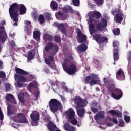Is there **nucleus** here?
Segmentation results:
<instances>
[{
	"instance_id": "nucleus-23",
	"label": "nucleus",
	"mask_w": 131,
	"mask_h": 131,
	"mask_svg": "<svg viewBox=\"0 0 131 131\" xmlns=\"http://www.w3.org/2000/svg\"><path fill=\"white\" fill-rule=\"evenodd\" d=\"M77 49L79 52L83 53V52H85L88 50V46L84 43H82L77 46Z\"/></svg>"
},
{
	"instance_id": "nucleus-30",
	"label": "nucleus",
	"mask_w": 131,
	"mask_h": 131,
	"mask_svg": "<svg viewBox=\"0 0 131 131\" xmlns=\"http://www.w3.org/2000/svg\"><path fill=\"white\" fill-rule=\"evenodd\" d=\"M54 48V43L49 42L46 44L45 47V50L46 52H49L50 50Z\"/></svg>"
},
{
	"instance_id": "nucleus-51",
	"label": "nucleus",
	"mask_w": 131,
	"mask_h": 131,
	"mask_svg": "<svg viewBox=\"0 0 131 131\" xmlns=\"http://www.w3.org/2000/svg\"><path fill=\"white\" fill-rule=\"evenodd\" d=\"M113 46L114 48H117V49H118V42L116 41H115L113 42Z\"/></svg>"
},
{
	"instance_id": "nucleus-61",
	"label": "nucleus",
	"mask_w": 131,
	"mask_h": 131,
	"mask_svg": "<svg viewBox=\"0 0 131 131\" xmlns=\"http://www.w3.org/2000/svg\"><path fill=\"white\" fill-rule=\"evenodd\" d=\"M104 82H109V79L108 78H104Z\"/></svg>"
},
{
	"instance_id": "nucleus-34",
	"label": "nucleus",
	"mask_w": 131,
	"mask_h": 131,
	"mask_svg": "<svg viewBox=\"0 0 131 131\" xmlns=\"http://www.w3.org/2000/svg\"><path fill=\"white\" fill-rule=\"evenodd\" d=\"M92 16H95L97 19H99V18H102V15L101 13L98 11H93L92 12Z\"/></svg>"
},
{
	"instance_id": "nucleus-19",
	"label": "nucleus",
	"mask_w": 131,
	"mask_h": 131,
	"mask_svg": "<svg viewBox=\"0 0 131 131\" xmlns=\"http://www.w3.org/2000/svg\"><path fill=\"white\" fill-rule=\"evenodd\" d=\"M77 110V114H78L79 117H83L84 116V114H85V109L83 107H81L80 108H76Z\"/></svg>"
},
{
	"instance_id": "nucleus-38",
	"label": "nucleus",
	"mask_w": 131,
	"mask_h": 131,
	"mask_svg": "<svg viewBox=\"0 0 131 131\" xmlns=\"http://www.w3.org/2000/svg\"><path fill=\"white\" fill-rule=\"evenodd\" d=\"M93 63H94V64L96 65L97 69H99L100 66V62H99V60L97 59H93Z\"/></svg>"
},
{
	"instance_id": "nucleus-8",
	"label": "nucleus",
	"mask_w": 131,
	"mask_h": 131,
	"mask_svg": "<svg viewBox=\"0 0 131 131\" xmlns=\"http://www.w3.org/2000/svg\"><path fill=\"white\" fill-rule=\"evenodd\" d=\"M93 39L97 43H104V42H108V38L101 34H96L93 36Z\"/></svg>"
},
{
	"instance_id": "nucleus-63",
	"label": "nucleus",
	"mask_w": 131,
	"mask_h": 131,
	"mask_svg": "<svg viewBox=\"0 0 131 131\" xmlns=\"http://www.w3.org/2000/svg\"><path fill=\"white\" fill-rule=\"evenodd\" d=\"M129 57L128 58V60L130 61L131 60V51L129 52Z\"/></svg>"
},
{
	"instance_id": "nucleus-36",
	"label": "nucleus",
	"mask_w": 131,
	"mask_h": 131,
	"mask_svg": "<svg viewBox=\"0 0 131 131\" xmlns=\"http://www.w3.org/2000/svg\"><path fill=\"white\" fill-rule=\"evenodd\" d=\"M72 3L75 7H79L80 5V1L79 0H72Z\"/></svg>"
},
{
	"instance_id": "nucleus-32",
	"label": "nucleus",
	"mask_w": 131,
	"mask_h": 131,
	"mask_svg": "<svg viewBox=\"0 0 131 131\" xmlns=\"http://www.w3.org/2000/svg\"><path fill=\"white\" fill-rule=\"evenodd\" d=\"M43 38L45 40H48L50 42L53 41V40H54V37L49 34H46L44 35Z\"/></svg>"
},
{
	"instance_id": "nucleus-33",
	"label": "nucleus",
	"mask_w": 131,
	"mask_h": 131,
	"mask_svg": "<svg viewBox=\"0 0 131 131\" xmlns=\"http://www.w3.org/2000/svg\"><path fill=\"white\" fill-rule=\"evenodd\" d=\"M27 58L28 61H31L34 59V55H33L32 51H30L28 52Z\"/></svg>"
},
{
	"instance_id": "nucleus-20",
	"label": "nucleus",
	"mask_w": 131,
	"mask_h": 131,
	"mask_svg": "<svg viewBox=\"0 0 131 131\" xmlns=\"http://www.w3.org/2000/svg\"><path fill=\"white\" fill-rule=\"evenodd\" d=\"M40 34L41 33L39 31H34L33 34L34 39H35V40H37V41L40 40Z\"/></svg>"
},
{
	"instance_id": "nucleus-15",
	"label": "nucleus",
	"mask_w": 131,
	"mask_h": 131,
	"mask_svg": "<svg viewBox=\"0 0 131 131\" xmlns=\"http://www.w3.org/2000/svg\"><path fill=\"white\" fill-rule=\"evenodd\" d=\"M77 37L80 41V43H82L84 41H86V35H84L80 30H79L77 31Z\"/></svg>"
},
{
	"instance_id": "nucleus-48",
	"label": "nucleus",
	"mask_w": 131,
	"mask_h": 131,
	"mask_svg": "<svg viewBox=\"0 0 131 131\" xmlns=\"http://www.w3.org/2000/svg\"><path fill=\"white\" fill-rule=\"evenodd\" d=\"M7 114L9 116L12 114V110H11V107L10 106L7 107Z\"/></svg>"
},
{
	"instance_id": "nucleus-59",
	"label": "nucleus",
	"mask_w": 131,
	"mask_h": 131,
	"mask_svg": "<svg viewBox=\"0 0 131 131\" xmlns=\"http://www.w3.org/2000/svg\"><path fill=\"white\" fill-rule=\"evenodd\" d=\"M35 96L36 99H38V97L39 96V91H37L35 93Z\"/></svg>"
},
{
	"instance_id": "nucleus-17",
	"label": "nucleus",
	"mask_w": 131,
	"mask_h": 131,
	"mask_svg": "<svg viewBox=\"0 0 131 131\" xmlns=\"http://www.w3.org/2000/svg\"><path fill=\"white\" fill-rule=\"evenodd\" d=\"M5 99L6 101H8V102L11 103L12 104H14V105H16L17 104V102L15 100V97H14V95H13L12 94L9 93L6 94Z\"/></svg>"
},
{
	"instance_id": "nucleus-27",
	"label": "nucleus",
	"mask_w": 131,
	"mask_h": 131,
	"mask_svg": "<svg viewBox=\"0 0 131 131\" xmlns=\"http://www.w3.org/2000/svg\"><path fill=\"white\" fill-rule=\"evenodd\" d=\"M38 88V83L37 82L30 83L28 87V90L31 93L32 89H37Z\"/></svg>"
},
{
	"instance_id": "nucleus-54",
	"label": "nucleus",
	"mask_w": 131,
	"mask_h": 131,
	"mask_svg": "<svg viewBox=\"0 0 131 131\" xmlns=\"http://www.w3.org/2000/svg\"><path fill=\"white\" fill-rule=\"evenodd\" d=\"M48 59L50 60V62H54V56H52V55H49L48 56Z\"/></svg>"
},
{
	"instance_id": "nucleus-44",
	"label": "nucleus",
	"mask_w": 131,
	"mask_h": 131,
	"mask_svg": "<svg viewBox=\"0 0 131 131\" xmlns=\"http://www.w3.org/2000/svg\"><path fill=\"white\" fill-rule=\"evenodd\" d=\"M0 78H6V73L3 71H0Z\"/></svg>"
},
{
	"instance_id": "nucleus-22",
	"label": "nucleus",
	"mask_w": 131,
	"mask_h": 131,
	"mask_svg": "<svg viewBox=\"0 0 131 131\" xmlns=\"http://www.w3.org/2000/svg\"><path fill=\"white\" fill-rule=\"evenodd\" d=\"M55 17L58 20H66V17H64V13L61 12H57L55 14Z\"/></svg>"
},
{
	"instance_id": "nucleus-26",
	"label": "nucleus",
	"mask_w": 131,
	"mask_h": 131,
	"mask_svg": "<svg viewBox=\"0 0 131 131\" xmlns=\"http://www.w3.org/2000/svg\"><path fill=\"white\" fill-rule=\"evenodd\" d=\"M89 27V32L91 35H93V34H94V33L97 32V30L95 29V25L93 23H90Z\"/></svg>"
},
{
	"instance_id": "nucleus-2",
	"label": "nucleus",
	"mask_w": 131,
	"mask_h": 131,
	"mask_svg": "<svg viewBox=\"0 0 131 131\" xmlns=\"http://www.w3.org/2000/svg\"><path fill=\"white\" fill-rule=\"evenodd\" d=\"M19 10L20 15H24L26 13V7L24 4L14 3L9 8L10 17L14 22H19Z\"/></svg>"
},
{
	"instance_id": "nucleus-1",
	"label": "nucleus",
	"mask_w": 131,
	"mask_h": 131,
	"mask_svg": "<svg viewBox=\"0 0 131 131\" xmlns=\"http://www.w3.org/2000/svg\"><path fill=\"white\" fill-rule=\"evenodd\" d=\"M15 72L14 79L16 82H37L36 77L21 68L15 67Z\"/></svg>"
},
{
	"instance_id": "nucleus-6",
	"label": "nucleus",
	"mask_w": 131,
	"mask_h": 131,
	"mask_svg": "<svg viewBox=\"0 0 131 131\" xmlns=\"http://www.w3.org/2000/svg\"><path fill=\"white\" fill-rule=\"evenodd\" d=\"M5 24L6 21L5 20L0 23V41L1 43H4L7 39V37H8L5 26H4Z\"/></svg>"
},
{
	"instance_id": "nucleus-57",
	"label": "nucleus",
	"mask_w": 131,
	"mask_h": 131,
	"mask_svg": "<svg viewBox=\"0 0 131 131\" xmlns=\"http://www.w3.org/2000/svg\"><path fill=\"white\" fill-rule=\"evenodd\" d=\"M92 111L94 112V113H97L98 112V108L96 107L92 108Z\"/></svg>"
},
{
	"instance_id": "nucleus-7",
	"label": "nucleus",
	"mask_w": 131,
	"mask_h": 131,
	"mask_svg": "<svg viewBox=\"0 0 131 131\" xmlns=\"http://www.w3.org/2000/svg\"><path fill=\"white\" fill-rule=\"evenodd\" d=\"M74 102L76 105V108L80 109L86 106V100L82 99L80 97L77 96L74 98Z\"/></svg>"
},
{
	"instance_id": "nucleus-10",
	"label": "nucleus",
	"mask_w": 131,
	"mask_h": 131,
	"mask_svg": "<svg viewBox=\"0 0 131 131\" xmlns=\"http://www.w3.org/2000/svg\"><path fill=\"white\" fill-rule=\"evenodd\" d=\"M15 122H18L19 123H28L27 119L23 113H19L17 115L15 118L14 119Z\"/></svg>"
},
{
	"instance_id": "nucleus-62",
	"label": "nucleus",
	"mask_w": 131,
	"mask_h": 131,
	"mask_svg": "<svg viewBox=\"0 0 131 131\" xmlns=\"http://www.w3.org/2000/svg\"><path fill=\"white\" fill-rule=\"evenodd\" d=\"M89 84L90 85H95L97 84V82H90Z\"/></svg>"
},
{
	"instance_id": "nucleus-3",
	"label": "nucleus",
	"mask_w": 131,
	"mask_h": 131,
	"mask_svg": "<svg viewBox=\"0 0 131 131\" xmlns=\"http://www.w3.org/2000/svg\"><path fill=\"white\" fill-rule=\"evenodd\" d=\"M62 67L64 71L71 75L74 74L77 70V66H76V64L71 63L70 62V59L68 58H65L64 62L62 64Z\"/></svg>"
},
{
	"instance_id": "nucleus-31",
	"label": "nucleus",
	"mask_w": 131,
	"mask_h": 131,
	"mask_svg": "<svg viewBox=\"0 0 131 131\" xmlns=\"http://www.w3.org/2000/svg\"><path fill=\"white\" fill-rule=\"evenodd\" d=\"M58 29H60L61 32H62L63 34L66 35V28L65 27V24H60L59 25H58Z\"/></svg>"
},
{
	"instance_id": "nucleus-14",
	"label": "nucleus",
	"mask_w": 131,
	"mask_h": 131,
	"mask_svg": "<svg viewBox=\"0 0 131 131\" xmlns=\"http://www.w3.org/2000/svg\"><path fill=\"white\" fill-rule=\"evenodd\" d=\"M124 17V14L121 12V13H116L114 18V21L116 23H120V24H121V22H122Z\"/></svg>"
},
{
	"instance_id": "nucleus-35",
	"label": "nucleus",
	"mask_w": 131,
	"mask_h": 131,
	"mask_svg": "<svg viewBox=\"0 0 131 131\" xmlns=\"http://www.w3.org/2000/svg\"><path fill=\"white\" fill-rule=\"evenodd\" d=\"M38 21L40 22V24H43L45 22H46V20L45 19V16L42 14H40L38 17Z\"/></svg>"
},
{
	"instance_id": "nucleus-46",
	"label": "nucleus",
	"mask_w": 131,
	"mask_h": 131,
	"mask_svg": "<svg viewBox=\"0 0 131 131\" xmlns=\"http://www.w3.org/2000/svg\"><path fill=\"white\" fill-rule=\"evenodd\" d=\"M96 3V4L102 6L104 4V0H94Z\"/></svg>"
},
{
	"instance_id": "nucleus-55",
	"label": "nucleus",
	"mask_w": 131,
	"mask_h": 131,
	"mask_svg": "<svg viewBox=\"0 0 131 131\" xmlns=\"http://www.w3.org/2000/svg\"><path fill=\"white\" fill-rule=\"evenodd\" d=\"M45 62L47 65H50L51 64V61L50 59H45Z\"/></svg>"
},
{
	"instance_id": "nucleus-21",
	"label": "nucleus",
	"mask_w": 131,
	"mask_h": 131,
	"mask_svg": "<svg viewBox=\"0 0 131 131\" xmlns=\"http://www.w3.org/2000/svg\"><path fill=\"white\" fill-rule=\"evenodd\" d=\"M64 128L66 131H75L76 130L75 127L70 125L68 123H66L64 124Z\"/></svg>"
},
{
	"instance_id": "nucleus-53",
	"label": "nucleus",
	"mask_w": 131,
	"mask_h": 131,
	"mask_svg": "<svg viewBox=\"0 0 131 131\" xmlns=\"http://www.w3.org/2000/svg\"><path fill=\"white\" fill-rule=\"evenodd\" d=\"M112 122L115 124H117V123H118V121H117V119H116V117H113L112 118Z\"/></svg>"
},
{
	"instance_id": "nucleus-49",
	"label": "nucleus",
	"mask_w": 131,
	"mask_h": 131,
	"mask_svg": "<svg viewBox=\"0 0 131 131\" xmlns=\"http://www.w3.org/2000/svg\"><path fill=\"white\" fill-rule=\"evenodd\" d=\"M0 120H4V114H3V111H2V108L0 107Z\"/></svg>"
},
{
	"instance_id": "nucleus-12",
	"label": "nucleus",
	"mask_w": 131,
	"mask_h": 131,
	"mask_svg": "<svg viewBox=\"0 0 131 131\" xmlns=\"http://www.w3.org/2000/svg\"><path fill=\"white\" fill-rule=\"evenodd\" d=\"M67 119H72L75 116V112L72 108H69L64 113Z\"/></svg>"
},
{
	"instance_id": "nucleus-50",
	"label": "nucleus",
	"mask_w": 131,
	"mask_h": 131,
	"mask_svg": "<svg viewBox=\"0 0 131 131\" xmlns=\"http://www.w3.org/2000/svg\"><path fill=\"white\" fill-rule=\"evenodd\" d=\"M25 24L27 25L26 26L27 28H28V27L29 28L31 27V23L30 21H28L27 20L25 22Z\"/></svg>"
},
{
	"instance_id": "nucleus-52",
	"label": "nucleus",
	"mask_w": 131,
	"mask_h": 131,
	"mask_svg": "<svg viewBox=\"0 0 131 131\" xmlns=\"http://www.w3.org/2000/svg\"><path fill=\"white\" fill-rule=\"evenodd\" d=\"M53 48L55 52H58V51H59V46L57 45H53Z\"/></svg>"
},
{
	"instance_id": "nucleus-24",
	"label": "nucleus",
	"mask_w": 131,
	"mask_h": 131,
	"mask_svg": "<svg viewBox=\"0 0 131 131\" xmlns=\"http://www.w3.org/2000/svg\"><path fill=\"white\" fill-rule=\"evenodd\" d=\"M47 127L49 131H55L57 128V126L53 122H50L48 123Z\"/></svg>"
},
{
	"instance_id": "nucleus-18",
	"label": "nucleus",
	"mask_w": 131,
	"mask_h": 131,
	"mask_svg": "<svg viewBox=\"0 0 131 131\" xmlns=\"http://www.w3.org/2000/svg\"><path fill=\"white\" fill-rule=\"evenodd\" d=\"M109 114L111 115H114L118 117V118H121L122 116V113L119 111H115L114 110H111L108 111Z\"/></svg>"
},
{
	"instance_id": "nucleus-58",
	"label": "nucleus",
	"mask_w": 131,
	"mask_h": 131,
	"mask_svg": "<svg viewBox=\"0 0 131 131\" xmlns=\"http://www.w3.org/2000/svg\"><path fill=\"white\" fill-rule=\"evenodd\" d=\"M16 45L15 44V41H11L10 42V46L12 47V48H14Z\"/></svg>"
},
{
	"instance_id": "nucleus-9",
	"label": "nucleus",
	"mask_w": 131,
	"mask_h": 131,
	"mask_svg": "<svg viewBox=\"0 0 131 131\" xmlns=\"http://www.w3.org/2000/svg\"><path fill=\"white\" fill-rule=\"evenodd\" d=\"M101 82V80L99 78L98 75L92 74L90 76H87L85 77V82Z\"/></svg>"
},
{
	"instance_id": "nucleus-47",
	"label": "nucleus",
	"mask_w": 131,
	"mask_h": 131,
	"mask_svg": "<svg viewBox=\"0 0 131 131\" xmlns=\"http://www.w3.org/2000/svg\"><path fill=\"white\" fill-rule=\"evenodd\" d=\"M71 123L73 124V125H76L77 124V120L76 119H74L71 120Z\"/></svg>"
},
{
	"instance_id": "nucleus-29",
	"label": "nucleus",
	"mask_w": 131,
	"mask_h": 131,
	"mask_svg": "<svg viewBox=\"0 0 131 131\" xmlns=\"http://www.w3.org/2000/svg\"><path fill=\"white\" fill-rule=\"evenodd\" d=\"M119 51V49L118 48H116L114 49L113 57L114 61H117V60L119 59V55H118Z\"/></svg>"
},
{
	"instance_id": "nucleus-13",
	"label": "nucleus",
	"mask_w": 131,
	"mask_h": 131,
	"mask_svg": "<svg viewBox=\"0 0 131 131\" xmlns=\"http://www.w3.org/2000/svg\"><path fill=\"white\" fill-rule=\"evenodd\" d=\"M39 113L38 112L35 111L32 113L30 114V117L33 120V123H37V121L39 120Z\"/></svg>"
},
{
	"instance_id": "nucleus-5",
	"label": "nucleus",
	"mask_w": 131,
	"mask_h": 131,
	"mask_svg": "<svg viewBox=\"0 0 131 131\" xmlns=\"http://www.w3.org/2000/svg\"><path fill=\"white\" fill-rule=\"evenodd\" d=\"M49 108L52 112H57L63 109V105L59 100L56 99H51L49 101Z\"/></svg>"
},
{
	"instance_id": "nucleus-16",
	"label": "nucleus",
	"mask_w": 131,
	"mask_h": 131,
	"mask_svg": "<svg viewBox=\"0 0 131 131\" xmlns=\"http://www.w3.org/2000/svg\"><path fill=\"white\" fill-rule=\"evenodd\" d=\"M116 78L119 80H124L125 76L124 75V72L122 69H120L117 72L116 74Z\"/></svg>"
},
{
	"instance_id": "nucleus-42",
	"label": "nucleus",
	"mask_w": 131,
	"mask_h": 131,
	"mask_svg": "<svg viewBox=\"0 0 131 131\" xmlns=\"http://www.w3.org/2000/svg\"><path fill=\"white\" fill-rule=\"evenodd\" d=\"M32 17L35 20H36L38 18V13H37V12L34 11L32 13Z\"/></svg>"
},
{
	"instance_id": "nucleus-39",
	"label": "nucleus",
	"mask_w": 131,
	"mask_h": 131,
	"mask_svg": "<svg viewBox=\"0 0 131 131\" xmlns=\"http://www.w3.org/2000/svg\"><path fill=\"white\" fill-rule=\"evenodd\" d=\"M124 119L126 123H129V122L130 121V116L126 115L124 117Z\"/></svg>"
},
{
	"instance_id": "nucleus-45",
	"label": "nucleus",
	"mask_w": 131,
	"mask_h": 131,
	"mask_svg": "<svg viewBox=\"0 0 131 131\" xmlns=\"http://www.w3.org/2000/svg\"><path fill=\"white\" fill-rule=\"evenodd\" d=\"M5 90H6V92H8V91H10V90H11V84H9V83H7L5 84Z\"/></svg>"
},
{
	"instance_id": "nucleus-28",
	"label": "nucleus",
	"mask_w": 131,
	"mask_h": 131,
	"mask_svg": "<svg viewBox=\"0 0 131 131\" xmlns=\"http://www.w3.org/2000/svg\"><path fill=\"white\" fill-rule=\"evenodd\" d=\"M50 8L52 11H57L58 3L55 1H51L50 3Z\"/></svg>"
},
{
	"instance_id": "nucleus-40",
	"label": "nucleus",
	"mask_w": 131,
	"mask_h": 131,
	"mask_svg": "<svg viewBox=\"0 0 131 131\" xmlns=\"http://www.w3.org/2000/svg\"><path fill=\"white\" fill-rule=\"evenodd\" d=\"M119 13H121V11H120V10H116L115 9L114 10H113L111 11V14L112 15H113V16H115V15H116V14H118Z\"/></svg>"
},
{
	"instance_id": "nucleus-60",
	"label": "nucleus",
	"mask_w": 131,
	"mask_h": 131,
	"mask_svg": "<svg viewBox=\"0 0 131 131\" xmlns=\"http://www.w3.org/2000/svg\"><path fill=\"white\" fill-rule=\"evenodd\" d=\"M19 101L21 102V103H24V98L21 96H19Z\"/></svg>"
},
{
	"instance_id": "nucleus-11",
	"label": "nucleus",
	"mask_w": 131,
	"mask_h": 131,
	"mask_svg": "<svg viewBox=\"0 0 131 131\" xmlns=\"http://www.w3.org/2000/svg\"><path fill=\"white\" fill-rule=\"evenodd\" d=\"M107 27V19L105 18H102L101 20L100 23H98L97 25V30L98 31H102V28H106Z\"/></svg>"
},
{
	"instance_id": "nucleus-4",
	"label": "nucleus",
	"mask_w": 131,
	"mask_h": 131,
	"mask_svg": "<svg viewBox=\"0 0 131 131\" xmlns=\"http://www.w3.org/2000/svg\"><path fill=\"white\" fill-rule=\"evenodd\" d=\"M108 90L110 93H111L112 98H113L115 100H120L122 98L123 95L122 91L120 89L116 88L114 84L109 86Z\"/></svg>"
},
{
	"instance_id": "nucleus-41",
	"label": "nucleus",
	"mask_w": 131,
	"mask_h": 131,
	"mask_svg": "<svg viewBox=\"0 0 131 131\" xmlns=\"http://www.w3.org/2000/svg\"><path fill=\"white\" fill-rule=\"evenodd\" d=\"M119 126L120 127H123L124 126V121L122 119H119Z\"/></svg>"
},
{
	"instance_id": "nucleus-64",
	"label": "nucleus",
	"mask_w": 131,
	"mask_h": 131,
	"mask_svg": "<svg viewBox=\"0 0 131 131\" xmlns=\"http://www.w3.org/2000/svg\"><path fill=\"white\" fill-rule=\"evenodd\" d=\"M63 11H65L66 12H68V9L67 8H66V7H64L63 8Z\"/></svg>"
},
{
	"instance_id": "nucleus-43",
	"label": "nucleus",
	"mask_w": 131,
	"mask_h": 131,
	"mask_svg": "<svg viewBox=\"0 0 131 131\" xmlns=\"http://www.w3.org/2000/svg\"><path fill=\"white\" fill-rule=\"evenodd\" d=\"M53 38H54V41L55 42H58V43L61 42V37L58 36H55Z\"/></svg>"
},
{
	"instance_id": "nucleus-25",
	"label": "nucleus",
	"mask_w": 131,
	"mask_h": 131,
	"mask_svg": "<svg viewBox=\"0 0 131 131\" xmlns=\"http://www.w3.org/2000/svg\"><path fill=\"white\" fill-rule=\"evenodd\" d=\"M104 117H105V113L102 111L98 112L94 117L95 120H98L99 118L101 119Z\"/></svg>"
},
{
	"instance_id": "nucleus-56",
	"label": "nucleus",
	"mask_w": 131,
	"mask_h": 131,
	"mask_svg": "<svg viewBox=\"0 0 131 131\" xmlns=\"http://www.w3.org/2000/svg\"><path fill=\"white\" fill-rule=\"evenodd\" d=\"M17 85L18 86V88H23V86H25V85H23V83H22L21 82H17Z\"/></svg>"
},
{
	"instance_id": "nucleus-37",
	"label": "nucleus",
	"mask_w": 131,
	"mask_h": 131,
	"mask_svg": "<svg viewBox=\"0 0 131 131\" xmlns=\"http://www.w3.org/2000/svg\"><path fill=\"white\" fill-rule=\"evenodd\" d=\"M113 33L115 36L119 35V34H120V29L119 28H117L116 29H113Z\"/></svg>"
}]
</instances>
